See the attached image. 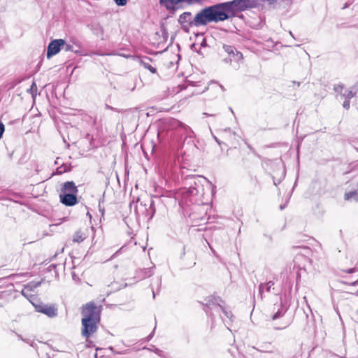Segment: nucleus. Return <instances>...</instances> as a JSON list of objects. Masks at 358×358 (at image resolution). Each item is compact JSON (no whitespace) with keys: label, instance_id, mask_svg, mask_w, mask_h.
Listing matches in <instances>:
<instances>
[{"label":"nucleus","instance_id":"obj_25","mask_svg":"<svg viewBox=\"0 0 358 358\" xmlns=\"http://www.w3.org/2000/svg\"><path fill=\"white\" fill-rule=\"evenodd\" d=\"M141 349L143 350H150V351H152L154 352L155 353H156L157 355L161 356V354L162 353V351L160 350L159 349L155 348V346H152L151 348H146V347H143Z\"/></svg>","mask_w":358,"mask_h":358},{"label":"nucleus","instance_id":"obj_8","mask_svg":"<svg viewBox=\"0 0 358 358\" xmlns=\"http://www.w3.org/2000/svg\"><path fill=\"white\" fill-rule=\"evenodd\" d=\"M210 309L216 313H218L223 320V322H225V318L229 319L230 321H231L232 318V313L230 310H228L227 308L223 307L220 304H214L213 303V306L210 308Z\"/></svg>","mask_w":358,"mask_h":358},{"label":"nucleus","instance_id":"obj_19","mask_svg":"<svg viewBox=\"0 0 358 358\" xmlns=\"http://www.w3.org/2000/svg\"><path fill=\"white\" fill-rule=\"evenodd\" d=\"M22 294L27 298L32 304L35 303L34 301L36 299L32 293L24 287L21 292Z\"/></svg>","mask_w":358,"mask_h":358},{"label":"nucleus","instance_id":"obj_4","mask_svg":"<svg viewBox=\"0 0 358 358\" xmlns=\"http://www.w3.org/2000/svg\"><path fill=\"white\" fill-rule=\"evenodd\" d=\"M187 181L189 185V187L185 189L183 194H186L187 196H189L191 201L194 202L201 201L205 194L204 183L209 185V182L206 178L199 176L187 178Z\"/></svg>","mask_w":358,"mask_h":358},{"label":"nucleus","instance_id":"obj_21","mask_svg":"<svg viewBox=\"0 0 358 358\" xmlns=\"http://www.w3.org/2000/svg\"><path fill=\"white\" fill-rule=\"evenodd\" d=\"M301 260H305V261H308V259L306 257L302 255H297L294 259V262L296 266H297L299 268H301L303 266H304V265H301L299 262Z\"/></svg>","mask_w":358,"mask_h":358},{"label":"nucleus","instance_id":"obj_14","mask_svg":"<svg viewBox=\"0 0 358 358\" xmlns=\"http://www.w3.org/2000/svg\"><path fill=\"white\" fill-rule=\"evenodd\" d=\"M78 188L73 181H68L63 184L61 194H77Z\"/></svg>","mask_w":358,"mask_h":358},{"label":"nucleus","instance_id":"obj_31","mask_svg":"<svg viewBox=\"0 0 358 358\" xmlns=\"http://www.w3.org/2000/svg\"><path fill=\"white\" fill-rule=\"evenodd\" d=\"M278 0H264V1L267 2L268 4L271 5L277 2Z\"/></svg>","mask_w":358,"mask_h":358},{"label":"nucleus","instance_id":"obj_18","mask_svg":"<svg viewBox=\"0 0 358 358\" xmlns=\"http://www.w3.org/2000/svg\"><path fill=\"white\" fill-rule=\"evenodd\" d=\"M344 198L347 201H349V200H351V199H354L355 201H358V192H357V190L346 192L345 194V195H344Z\"/></svg>","mask_w":358,"mask_h":358},{"label":"nucleus","instance_id":"obj_3","mask_svg":"<svg viewBox=\"0 0 358 358\" xmlns=\"http://www.w3.org/2000/svg\"><path fill=\"white\" fill-rule=\"evenodd\" d=\"M249 0H234L232 1L211 6L216 22L229 18V14L234 10H244Z\"/></svg>","mask_w":358,"mask_h":358},{"label":"nucleus","instance_id":"obj_33","mask_svg":"<svg viewBox=\"0 0 358 358\" xmlns=\"http://www.w3.org/2000/svg\"><path fill=\"white\" fill-rule=\"evenodd\" d=\"M357 352H358V346L355 349ZM348 358H358V355H356V356H354L351 354V352H350L349 354V357Z\"/></svg>","mask_w":358,"mask_h":358},{"label":"nucleus","instance_id":"obj_13","mask_svg":"<svg viewBox=\"0 0 358 358\" xmlns=\"http://www.w3.org/2000/svg\"><path fill=\"white\" fill-rule=\"evenodd\" d=\"M61 202L67 206H71L77 203L76 194H60Z\"/></svg>","mask_w":358,"mask_h":358},{"label":"nucleus","instance_id":"obj_17","mask_svg":"<svg viewBox=\"0 0 358 358\" xmlns=\"http://www.w3.org/2000/svg\"><path fill=\"white\" fill-rule=\"evenodd\" d=\"M151 59L145 57L141 60V64L146 69H148L152 73H156V68L151 65Z\"/></svg>","mask_w":358,"mask_h":358},{"label":"nucleus","instance_id":"obj_5","mask_svg":"<svg viewBox=\"0 0 358 358\" xmlns=\"http://www.w3.org/2000/svg\"><path fill=\"white\" fill-rule=\"evenodd\" d=\"M37 312L43 313L49 317H54L57 315V309L55 306H48L43 303H33Z\"/></svg>","mask_w":358,"mask_h":358},{"label":"nucleus","instance_id":"obj_24","mask_svg":"<svg viewBox=\"0 0 358 358\" xmlns=\"http://www.w3.org/2000/svg\"><path fill=\"white\" fill-rule=\"evenodd\" d=\"M142 273H143L142 277L143 278H148L151 276L153 274V271L152 268H147L142 271Z\"/></svg>","mask_w":358,"mask_h":358},{"label":"nucleus","instance_id":"obj_27","mask_svg":"<svg viewBox=\"0 0 358 358\" xmlns=\"http://www.w3.org/2000/svg\"><path fill=\"white\" fill-rule=\"evenodd\" d=\"M350 99H345V101L343 103V108L348 110L350 108Z\"/></svg>","mask_w":358,"mask_h":358},{"label":"nucleus","instance_id":"obj_43","mask_svg":"<svg viewBox=\"0 0 358 358\" xmlns=\"http://www.w3.org/2000/svg\"><path fill=\"white\" fill-rule=\"evenodd\" d=\"M357 192H358V182H357Z\"/></svg>","mask_w":358,"mask_h":358},{"label":"nucleus","instance_id":"obj_10","mask_svg":"<svg viewBox=\"0 0 358 358\" xmlns=\"http://www.w3.org/2000/svg\"><path fill=\"white\" fill-rule=\"evenodd\" d=\"M144 210L145 211V216L148 218V220H150L153 217L155 213V203L154 201L151 200L148 208H146L145 204H143L142 203H140L138 206H137L136 208V211L137 213H138L139 210Z\"/></svg>","mask_w":358,"mask_h":358},{"label":"nucleus","instance_id":"obj_35","mask_svg":"<svg viewBox=\"0 0 358 358\" xmlns=\"http://www.w3.org/2000/svg\"><path fill=\"white\" fill-rule=\"evenodd\" d=\"M214 138L215 140V141L219 144L220 145L221 144V142L216 137V136H214Z\"/></svg>","mask_w":358,"mask_h":358},{"label":"nucleus","instance_id":"obj_16","mask_svg":"<svg viewBox=\"0 0 358 358\" xmlns=\"http://www.w3.org/2000/svg\"><path fill=\"white\" fill-rule=\"evenodd\" d=\"M287 310V308L283 306L282 303L280 305V308L278 309V310L273 315L272 320H276L279 318H282L284 317L285 314L286 313Z\"/></svg>","mask_w":358,"mask_h":358},{"label":"nucleus","instance_id":"obj_12","mask_svg":"<svg viewBox=\"0 0 358 358\" xmlns=\"http://www.w3.org/2000/svg\"><path fill=\"white\" fill-rule=\"evenodd\" d=\"M90 231H94V227L76 231L73 236V241L78 243L83 242L89 236Z\"/></svg>","mask_w":358,"mask_h":358},{"label":"nucleus","instance_id":"obj_2","mask_svg":"<svg viewBox=\"0 0 358 358\" xmlns=\"http://www.w3.org/2000/svg\"><path fill=\"white\" fill-rule=\"evenodd\" d=\"M101 308L90 302L82 309V336L89 338L97 330V324L100 322Z\"/></svg>","mask_w":358,"mask_h":358},{"label":"nucleus","instance_id":"obj_11","mask_svg":"<svg viewBox=\"0 0 358 358\" xmlns=\"http://www.w3.org/2000/svg\"><path fill=\"white\" fill-rule=\"evenodd\" d=\"M169 126L171 129L182 131L184 132V134L188 135L189 136H191V133L193 132L189 126L185 124L178 120H171Z\"/></svg>","mask_w":358,"mask_h":358},{"label":"nucleus","instance_id":"obj_30","mask_svg":"<svg viewBox=\"0 0 358 358\" xmlns=\"http://www.w3.org/2000/svg\"><path fill=\"white\" fill-rule=\"evenodd\" d=\"M64 46L65 47V48H64V50H65L66 51L71 50V48H72V46H71V45H68V44H65Z\"/></svg>","mask_w":358,"mask_h":358},{"label":"nucleus","instance_id":"obj_1","mask_svg":"<svg viewBox=\"0 0 358 358\" xmlns=\"http://www.w3.org/2000/svg\"><path fill=\"white\" fill-rule=\"evenodd\" d=\"M212 7L201 10L193 18L190 12H185L179 16L178 22L186 32L192 27L205 26L210 22H216Z\"/></svg>","mask_w":358,"mask_h":358},{"label":"nucleus","instance_id":"obj_7","mask_svg":"<svg viewBox=\"0 0 358 358\" xmlns=\"http://www.w3.org/2000/svg\"><path fill=\"white\" fill-rule=\"evenodd\" d=\"M223 49L225 52L229 56L230 61L239 62L243 59V54L239 52L234 46L224 45Z\"/></svg>","mask_w":358,"mask_h":358},{"label":"nucleus","instance_id":"obj_38","mask_svg":"<svg viewBox=\"0 0 358 358\" xmlns=\"http://www.w3.org/2000/svg\"><path fill=\"white\" fill-rule=\"evenodd\" d=\"M134 350H136V351H138L140 350V348H134Z\"/></svg>","mask_w":358,"mask_h":358},{"label":"nucleus","instance_id":"obj_41","mask_svg":"<svg viewBox=\"0 0 358 358\" xmlns=\"http://www.w3.org/2000/svg\"><path fill=\"white\" fill-rule=\"evenodd\" d=\"M283 208H284L283 206H280V209L281 210L283 209Z\"/></svg>","mask_w":358,"mask_h":358},{"label":"nucleus","instance_id":"obj_22","mask_svg":"<svg viewBox=\"0 0 358 358\" xmlns=\"http://www.w3.org/2000/svg\"><path fill=\"white\" fill-rule=\"evenodd\" d=\"M291 324V321L289 320L283 319L280 325L275 326L274 328L275 329H284L287 327Z\"/></svg>","mask_w":358,"mask_h":358},{"label":"nucleus","instance_id":"obj_15","mask_svg":"<svg viewBox=\"0 0 358 358\" xmlns=\"http://www.w3.org/2000/svg\"><path fill=\"white\" fill-rule=\"evenodd\" d=\"M185 0H159L161 5L164 6L167 9L173 8L174 6L184 1Z\"/></svg>","mask_w":358,"mask_h":358},{"label":"nucleus","instance_id":"obj_36","mask_svg":"<svg viewBox=\"0 0 358 358\" xmlns=\"http://www.w3.org/2000/svg\"><path fill=\"white\" fill-rule=\"evenodd\" d=\"M203 115L206 116H213V115L208 114L207 113H203Z\"/></svg>","mask_w":358,"mask_h":358},{"label":"nucleus","instance_id":"obj_26","mask_svg":"<svg viewBox=\"0 0 358 358\" xmlns=\"http://www.w3.org/2000/svg\"><path fill=\"white\" fill-rule=\"evenodd\" d=\"M114 1L117 6H125L127 3V0H114Z\"/></svg>","mask_w":358,"mask_h":358},{"label":"nucleus","instance_id":"obj_42","mask_svg":"<svg viewBox=\"0 0 358 358\" xmlns=\"http://www.w3.org/2000/svg\"><path fill=\"white\" fill-rule=\"evenodd\" d=\"M205 311L206 312L207 314H208V310H206Z\"/></svg>","mask_w":358,"mask_h":358},{"label":"nucleus","instance_id":"obj_20","mask_svg":"<svg viewBox=\"0 0 358 358\" xmlns=\"http://www.w3.org/2000/svg\"><path fill=\"white\" fill-rule=\"evenodd\" d=\"M41 285V282H29L28 284L25 285L24 286V287L27 289H28L29 291H30L31 292H34V289L37 287H38L40 285Z\"/></svg>","mask_w":358,"mask_h":358},{"label":"nucleus","instance_id":"obj_23","mask_svg":"<svg viewBox=\"0 0 358 358\" xmlns=\"http://www.w3.org/2000/svg\"><path fill=\"white\" fill-rule=\"evenodd\" d=\"M27 275V273H16V274L10 275L8 278L12 279L13 280L18 281L22 278L26 276Z\"/></svg>","mask_w":358,"mask_h":358},{"label":"nucleus","instance_id":"obj_39","mask_svg":"<svg viewBox=\"0 0 358 358\" xmlns=\"http://www.w3.org/2000/svg\"><path fill=\"white\" fill-rule=\"evenodd\" d=\"M63 171H66V169H64L63 171H59V173H62Z\"/></svg>","mask_w":358,"mask_h":358},{"label":"nucleus","instance_id":"obj_37","mask_svg":"<svg viewBox=\"0 0 358 358\" xmlns=\"http://www.w3.org/2000/svg\"><path fill=\"white\" fill-rule=\"evenodd\" d=\"M220 88L222 90V91H224V90H225V89L224 88V87H223V86L220 85Z\"/></svg>","mask_w":358,"mask_h":358},{"label":"nucleus","instance_id":"obj_40","mask_svg":"<svg viewBox=\"0 0 358 358\" xmlns=\"http://www.w3.org/2000/svg\"><path fill=\"white\" fill-rule=\"evenodd\" d=\"M289 34L293 36L292 31H289Z\"/></svg>","mask_w":358,"mask_h":358},{"label":"nucleus","instance_id":"obj_32","mask_svg":"<svg viewBox=\"0 0 358 358\" xmlns=\"http://www.w3.org/2000/svg\"><path fill=\"white\" fill-rule=\"evenodd\" d=\"M356 271V269L355 268H350V269H348L345 271V272L347 273H355Z\"/></svg>","mask_w":358,"mask_h":358},{"label":"nucleus","instance_id":"obj_28","mask_svg":"<svg viewBox=\"0 0 358 358\" xmlns=\"http://www.w3.org/2000/svg\"><path fill=\"white\" fill-rule=\"evenodd\" d=\"M274 285V283L272 282V281H269L268 282L266 285H265V287H266V290L267 292H269L271 287Z\"/></svg>","mask_w":358,"mask_h":358},{"label":"nucleus","instance_id":"obj_6","mask_svg":"<svg viewBox=\"0 0 358 358\" xmlns=\"http://www.w3.org/2000/svg\"><path fill=\"white\" fill-rule=\"evenodd\" d=\"M65 45V41L63 39H55L52 41L47 50V57L50 59L51 57L57 55L61 50V47Z\"/></svg>","mask_w":358,"mask_h":358},{"label":"nucleus","instance_id":"obj_29","mask_svg":"<svg viewBox=\"0 0 358 358\" xmlns=\"http://www.w3.org/2000/svg\"><path fill=\"white\" fill-rule=\"evenodd\" d=\"M264 284H260L259 286V294L261 295H262V293L264 292Z\"/></svg>","mask_w":358,"mask_h":358},{"label":"nucleus","instance_id":"obj_9","mask_svg":"<svg viewBox=\"0 0 358 358\" xmlns=\"http://www.w3.org/2000/svg\"><path fill=\"white\" fill-rule=\"evenodd\" d=\"M334 90L341 99H350L356 94V92L345 88L343 85H335Z\"/></svg>","mask_w":358,"mask_h":358},{"label":"nucleus","instance_id":"obj_34","mask_svg":"<svg viewBox=\"0 0 358 358\" xmlns=\"http://www.w3.org/2000/svg\"><path fill=\"white\" fill-rule=\"evenodd\" d=\"M152 336H153V335H152V334H150V335H149V336H148L145 339V341H150V340L152 338Z\"/></svg>","mask_w":358,"mask_h":358}]
</instances>
